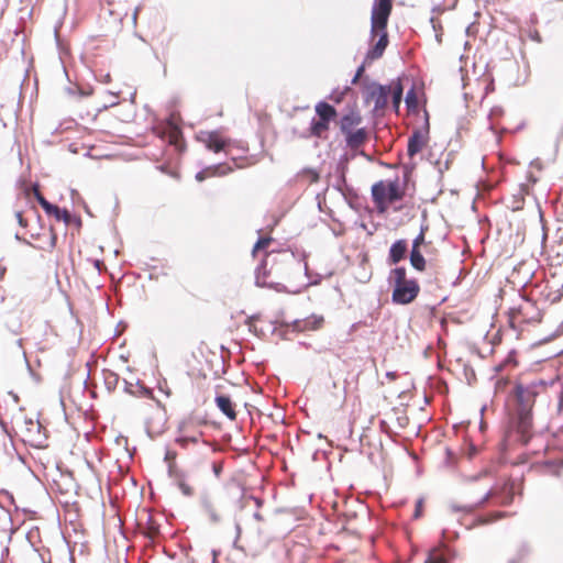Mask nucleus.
I'll return each mask as SVG.
<instances>
[{
	"instance_id": "nucleus-31",
	"label": "nucleus",
	"mask_w": 563,
	"mask_h": 563,
	"mask_svg": "<svg viewBox=\"0 0 563 563\" xmlns=\"http://www.w3.org/2000/svg\"><path fill=\"white\" fill-rule=\"evenodd\" d=\"M406 103L409 110H415L418 107V98L413 89L408 91L406 96Z\"/></svg>"
},
{
	"instance_id": "nucleus-13",
	"label": "nucleus",
	"mask_w": 563,
	"mask_h": 563,
	"mask_svg": "<svg viewBox=\"0 0 563 563\" xmlns=\"http://www.w3.org/2000/svg\"><path fill=\"white\" fill-rule=\"evenodd\" d=\"M38 243L35 247L43 251H52L56 246L57 235L52 227L42 228L41 233L34 235L32 234Z\"/></svg>"
},
{
	"instance_id": "nucleus-23",
	"label": "nucleus",
	"mask_w": 563,
	"mask_h": 563,
	"mask_svg": "<svg viewBox=\"0 0 563 563\" xmlns=\"http://www.w3.org/2000/svg\"><path fill=\"white\" fill-rule=\"evenodd\" d=\"M48 216H53L57 221H63L65 224H70L71 214L67 209H60L59 207L52 205L46 212Z\"/></svg>"
},
{
	"instance_id": "nucleus-28",
	"label": "nucleus",
	"mask_w": 563,
	"mask_h": 563,
	"mask_svg": "<svg viewBox=\"0 0 563 563\" xmlns=\"http://www.w3.org/2000/svg\"><path fill=\"white\" fill-rule=\"evenodd\" d=\"M272 241H273V239L271 236L260 238L258 241L253 246V250H252L253 256H256V254L260 251L266 250L269 246V244L272 243Z\"/></svg>"
},
{
	"instance_id": "nucleus-25",
	"label": "nucleus",
	"mask_w": 563,
	"mask_h": 563,
	"mask_svg": "<svg viewBox=\"0 0 563 563\" xmlns=\"http://www.w3.org/2000/svg\"><path fill=\"white\" fill-rule=\"evenodd\" d=\"M167 137H168L169 144L174 145L178 151L183 150L184 141H183V135H181V132L179 129L172 128L168 131Z\"/></svg>"
},
{
	"instance_id": "nucleus-9",
	"label": "nucleus",
	"mask_w": 563,
	"mask_h": 563,
	"mask_svg": "<svg viewBox=\"0 0 563 563\" xmlns=\"http://www.w3.org/2000/svg\"><path fill=\"white\" fill-rule=\"evenodd\" d=\"M180 437L177 439V443L183 448L187 449L190 444L206 443L203 439V432L196 428L194 421L187 420L181 423Z\"/></svg>"
},
{
	"instance_id": "nucleus-36",
	"label": "nucleus",
	"mask_w": 563,
	"mask_h": 563,
	"mask_svg": "<svg viewBox=\"0 0 563 563\" xmlns=\"http://www.w3.org/2000/svg\"><path fill=\"white\" fill-rule=\"evenodd\" d=\"M363 73H364V66L358 67L354 78L352 79V84H356Z\"/></svg>"
},
{
	"instance_id": "nucleus-21",
	"label": "nucleus",
	"mask_w": 563,
	"mask_h": 563,
	"mask_svg": "<svg viewBox=\"0 0 563 563\" xmlns=\"http://www.w3.org/2000/svg\"><path fill=\"white\" fill-rule=\"evenodd\" d=\"M389 88L391 95V103L395 111L397 112L401 103L404 88L399 79L396 81H391Z\"/></svg>"
},
{
	"instance_id": "nucleus-8",
	"label": "nucleus",
	"mask_w": 563,
	"mask_h": 563,
	"mask_svg": "<svg viewBox=\"0 0 563 563\" xmlns=\"http://www.w3.org/2000/svg\"><path fill=\"white\" fill-rule=\"evenodd\" d=\"M198 140L209 150L214 153L225 151L230 145L231 140L225 137L219 130L216 131H201Z\"/></svg>"
},
{
	"instance_id": "nucleus-24",
	"label": "nucleus",
	"mask_w": 563,
	"mask_h": 563,
	"mask_svg": "<svg viewBox=\"0 0 563 563\" xmlns=\"http://www.w3.org/2000/svg\"><path fill=\"white\" fill-rule=\"evenodd\" d=\"M424 563H450L448 560V555L445 550L443 549H432Z\"/></svg>"
},
{
	"instance_id": "nucleus-35",
	"label": "nucleus",
	"mask_w": 563,
	"mask_h": 563,
	"mask_svg": "<svg viewBox=\"0 0 563 563\" xmlns=\"http://www.w3.org/2000/svg\"><path fill=\"white\" fill-rule=\"evenodd\" d=\"M345 95V91H341V92H335L333 93L330 98L331 100H333L335 103H340L343 99Z\"/></svg>"
},
{
	"instance_id": "nucleus-44",
	"label": "nucleus",
	"mask_w": 563,
	"mask_h": 563,
	"mask_svg": "<svg viewBox=\"0 0 563 563\" xmlns=\"http://www.w3.org/2000/svg\"><path fill=\"white\" fill-rule=\"evenodd\" d=\"M394 209H395L396 211H398V210H400L401 208H400V207H394Z\"/></svg>"
},
{
	"instance_id": "nucleus-40",
	"label": "nucleus",
	"mask_w": 563,
	"mask_h": 563,
	"mask_svg": "<svg viewBox=\"0 0 563 563\" xmlns=\"http://www.w3.org/2000/svg\"><path fill=\"white\" fill-rule=\"evenodd\" d=\"M118 382V375L113 374V373H110L109 376L107 377V383L108 384H115Z\"/></svg>"
},
{
	"instance_id": "nucleus-33",
	"label": "nucleus",
	"mask_w": 563,
	"mask_h": 563,
	"mask_svg": "<svg viewBox=\"0 0 563 563\" xmlns=\"http://www.w3.org/2000/svg\"><path fill=\"white\" fill-rule=\"evenodd\" d=\"M508 384H510V379L504 377L498 378L496 382V390L504 391Z\"/></svg>"
},
{
	"instance_id": "nucleus-26",
	"label": "nucleus",
	"mask_w": 563,
	"mask_h": 563,
	"mask_svg": "<svg viewBox=\"0 0 563 563\" xmlns=\"http://www.w3.org/2000/svg\"><path fill=\"white\" fill-rule=\"evenodd\" d=\"M233 170L228 164H219L207 168L208 176H225Z\"/></svg>"
},
{
	"instance_id": "nucleus-15",
	"label": "nucleus",
	"mask_w": 563,
	"mask_h": 563,
	"mask_svg": "<svg viewBox=\"0 0 563 563\" xmlns=\"http://www.w3.org/2000/svg\"><path fill=\"white\" fill-rule=\"evenodd\" d=\"M377 36H378L377 42L373 45L372 48L368 49V52L366 54L367 60H375V59L380 58L388 45L389 41H388L387 29H385L384 31H379L377 33L376 37Z\"/></svg>"
},
{
	"instance_id": "nucleus-5",
	"label": "nucleus",
	"mask_w": 563,
	"mask_h": 563,
	"mask_svg": "<svg viewBox=\"0 0 563 563\" xmlns=\"http://www.w3.org/2000/svg\"><path fill=\"white\" fill-rule=\"evenodd\" d=\"M463 494L471 504L464 509L473 511L477 508H482L486 503L495 495L493 488L484 486L479 481H474L464 487Z\"/></svg>"
},
{
	"instance_id": "nucleus-41",
	"label": "nucleus",
	"mask_w": 563,
	"mask_h": 563,
	"mask_svg": "<svg viewBox=\"0 0 563 563\" xmlns=\"http://www.w3.org/2000/svg\"><path fill=\"white\" fill-rule=\"evenodd\" d=\"M508 364H509V367L514 368V367H516L517 362L509 356Z\"/></svg>"
},
{
	"instance_id": "nucleus-42",
	"label": "nucleus",
	"mask_w": 563,
	"mask_h": 563,
	"mask_svg": "<svg viewBox=\"0 0 563 563\" xmlns=\"http://www.w3.org/2000/svg\"><path fill=\"white\" fill-rule=\"evenodd\" d=\"M254 518H255L256 520H258V521H262V520H263V516H262V515H261V512H258V511L254 514Z\"/></svg>"
},
{
	"instance_id": "nucleus-2",
	"label": "nucleus",
	"mask_w": 563,
	"mask_h": 563,
	"mask_svg": "<svg viewBox=\"0 0 563 563\" xmlns=\"http://www.w3.org/2000/svg\"><path fill=\"white\" fill-rule=\"evenodd\" d=\"M406 183L398 177L382 179L372 186V200L379 213H385L389 208L401 201L406 195Z\"/></svg>"
},
{
	"instance_id": "nucleus-4",
	"label": "nucleus",
	"mask_w": 563,
	"mask_h": 563,
	"mask_svg": "<svg viewBox=\"0 0 563 563\" xmlns=\"http://www.w3.org/2000/svg\"><path fill=\"white\" fill-rule=\"evenodd\" d=\"M294 256L287 252L266 253L261 267L256 272V284L261 287H274L278 283L271 278L273 274H280L282 265L292 263Z\"/></svg>"
},
{
	"instance_id": "nucleus-18",
	"label": "nucleus",
	"mask_w": 563,
	"mask_h": 563,
	"mask_svg": "<svg viewBox=\"0 0 563 563\" xmlns=\"http://www.w3.org/2000/svg\"><path fill=\"white\" fill-rule=\"evenodd\" d=\"M367 141V132L364 128H358L345 135L346 145L356 150L361 147Z\"/></svg>"
},
{
	"instance_id": "nucleus-30",
	"label": "nucleus",
	"mask_w": 563,
	"mask_h": 563,
	"mask_svg": "<svg viewBox=\"0 0 563 563\" xmlns=\"http://www.w3.org/2000/svg\"><path fill=\"white\" fill-rule=\"evenodd\" d=\"M428 228H421L419 234L412 241L411 249L420 250L423 244H426V231Z\"/></svg>"
},
{
	"instance_id": "nucleus-11",
	"label": "nucleus",
	"mask_w": 563,
	"mask_h": 563,
	"mask_svg": "<svg viewBox=\"0 0 563 563\" xmlns=\"http://www.w3.org/2000/svg\"><path fill=\"white\" fill-rule=\"evenodd\" d=\"M389 96H390L389 86L374 85L371 87L366 100L368 102L374 103L375 111H382L387 107Z\"/></svg>"
},
{
	"instance_id": "nucleus-22",
	"label": "nucleus",
	"mask_w": 563,
	"mask_h": 563,
	"mask_svg": "<svg viewBox=\"0 0 563 563\" xmlns=\"http://www.w3.org/2000/svg\"><path fill=\"white\" fill-rule=\"evenodd\" d=\"M410 264L418 272H424L427 268V261L423 257L421 250L411 249L410 251Z\"/></svg>"
},
{
	"instance_id": "nucleus-6",
	"label": "nucleus",
	"mask_w": 563,
	"mask_h": 563,
	"mask_svg": "<svg viewBox=\"0 0 563 563\" xmlns=\"http://www.w3.org/2000/svg\"><path fill=\"white\" fill-rule=\"evenodd\" d=\"M318 120H313L310 125V133L313 136L321 137L328 132L330 122L333 121L338 112L335 108L325 101H320L314 107Z\"/></svg>"
},
{
	"instance_id": "nucleus-29",
	"label": "nucleus",
	"mask_w": 563,
	"mask_h": 563,
	"mask_svg": "<svg viewBox=\"0 0 563 563\" xmlns=\"http://www.w3.org/2000/svg\"><path fill=\"white\" fill-rule=\"evenodd\" d=\"M177 486L186 497H191L195 494L194 486L188 483L185 478H179L177 482Z\"/></svg>"
},
{
	"instance_id": "nucleus-3",
	"label": "nucleus",
	"mask_w": 563,
	"mask_h": 563,
	"mask_svg": "<svg viewBox=\"0 0 563 563\" xmlns=\"http://www.w3.org/2000/svg\"><path fill=\"white\" fill-rule=\"evenodd\" d=\"M390 278L394 284L391 299L398 305L411 303L420 292V286L417 279L407 278L405 267H396L391 271Z\"/></svg>"
},
{
	"instance_id": "nucleus-1",
	"label": "nucleus",
	"mask_w": 563,
	"mask_h": 563,
	"mask_svg": "<svg viewBox=\"0 0 563 563\" xmlns=\"http://www.w3.org/2000/svg\"><path fill=\"white\" fill-rule=\"evenodd\" d=\"M516 398L518 407L516 410V418L514 428L510 431V437L522 444H527L532 437V407L534 405L536 393L522 387L516 386Z\"/></svg>"
},
{
	"instance_id": "nucleus-19",
	"label": "nucleus",
	"mask_w": 563,
	"mask_h": 563,
	"mask_svg": "<svg viewBox=\"0 0 563 563\" xmlns=\"http://www.w3.org/2000/svg\"><path fill=\"white\" fill-rule=\"evenodd\" d=\"M216 404L218 408L230 420L236 419L235 405L229 396L219 395L216 397Z\"/></svg>"
},
{
	"instance_id": "nucleus-39",
	"label": "nucleus",
	"mask_w": 563,
	"mask_h": 563,
	"mask_svg": "<svg viewBox=\"0 0 563 563\" xmlns=\"http://www.w3.org/2000/svg\"><path fill=\"white\" fill-rule=\"evenodd\" d=\"M207 177H209V176H208V173H207V168H206V169H203V170H201V172H199V173L197 174V176H196V178H197L199 181L205 180Z\"/></svg>"
},
{
	"instance_id": "nucleus-37",
	"label": "nucleus",
	"mask_w": 563,
	"mask_h": 563,
	"mask_svg": "<svg viewBox=\"0 0 563 563\" xmlns=\"http://www.w3.org/2000/svg\"><path fill=\"white\" fill-rule=\"evenodd\" d=\"M157 534H158V528H157V527H153V526H151V527L148 528L147 536H148L150 538H152V539H153V538H155Z\"/></svg>"
},
{
	"instance_id": "nucleus-7",
	"label": "nucleus",
	"mask_w": 563,
	"mask_h": 563,
	"mask_svg": "<svg viewBox=\"0 0 563 563\" xmlns=\"http://www.w3.org/2000/svg\"><path fill=\"white\" fill-rule=\"evenodd\" d=\"M391 10L393 0H375L371 16V34L373 40L379 31L387 29Z\"/></svg>"
},
{
	"instance_id": "nucleus-43",
	"label": "nucleus",
	"mask_w": 563,
	"mask_h": 563,
	"mask_svg": "<svg viewBox=\"0 0 563 563\" xmlns=\"http://www.w3.org/2000/svg\"><path fill=\"white\" fill-rule=\"evenodd\" d=\"M420 509H421V501H419L417 505L416 517H418L420 515Z\"/></svg>"
},
{
	"instance_id": "nucleus-27",
	"label": "nucleus",
	"mask_w": 563,
	"mask_h": 563,
	"mask_svg": "<svg viewBox=\"0 0 563 563\" xmlns=\"http://www.w3.org/2000/svg\"><path fill=\"white\" fill-rule=\"evenodd\" d=\"M507 517V512L504 511H495L486 516H482L477 519V522L479 525H488L492 523L498 519H503Z\"/></svg>"
},
{
	"instance_id": "nucleus-16",
	"label": "nucleus",
	"mask_w": 563,
	"mask_h": 563,
	"mask_svg": "<svg viewBox=\"0 0 563 563\" xmlns=\"http://www.w3.org/2000/svg\"><path fill=\"white\" fill-rule=\"evenodd\" d=\"M361 123L362 115L358 111L352 110L340 119L339 126L341 132L346 135L347 133L356 130Z\"/></svg>"
},
{
	"instance_id": "nucleus-20",
	"label": "nucleus",
	"mask_w": 563,
	"mask_h": 563,
	"mask_svg": "<svg viewBox=\"0 0 563 563\" xmlns=\"http://www.w3.org/2000/svg\"><path fill=\"white\" fill-rule=\"evenodd\" d=\"M124 390L125 393L134 397H145L154 399L153 390L139 383L133 384L125 382Z\"/></svg>"
},
{
	"instance_id": "nucleus-10",
	"label": "nucleus",
	"mask_w": 563,
	"mask_h": 563,
	"mask_svg": "<svg viewBox=\"0 0 563 563\" xmlns=\"http://www.w3.org/2000/svg\"><path fill=\"white\" fill-rule=\"evenodd\" d=\"M534 310V306L529 300H523L517 307H514L509 311V322L512 328L517 324L529 323L534 320V317L530 312Z\"/></svg>"
},
{
	"instance_id": "nucleus-12",
	"label": "nucleus",
	"mask_w": 563,
	"mask_h": 563,
	"mask_svg": "<svg viewBox=\"0 0 563 563\" xmlns=\"http://www.w3.org/2000/svg\"><path fill=\"white\" fill-rule=\"evenodd\" d=\"M324 318L321 314H311L305 319L295 320L291 324L294 331H317L323 327Z\"/></svg>"
},
{
	"instance_id": "nucleus-38",
	"label": "nucleus",
	"mask_w": 563,
	"mask_h": 563,
	"mask_svg": "<svg viewBox=\"0 0 563 563\" xmlns=\"http://www.w3.org/2000/svg\"><path fill=\"white\" fill-rule=\"evenodd\" d=\"M558 412L563 413V390L560 394L559 399H558Z\"/></svg>"
},
{
	"instance_id": "nucleus-14",
	"label": "nucleus",
	"mask_w": 563,
	"mask_h": 563,
	"mask_svg": "<svg viewBox=\"0 0 563 563\" xmlns=\"http://www.w3.org/2000/svg\"><path fill=\"white\" fill-rule=\"evenodd\" d=\"M428 141V130H416L408 140V155L413 157L416 154L420 153L427 146Z\"/></svg>"
},
{
	"instance_id": "nucleus-32",
	"label": "nucleus",
	"mask_w": 563,
	"mask_h": 563,
	"mask_svg": "<svg viewBox=\"0 0 563 563\" xmlns=\"http://www.w3.org/2000/svg\"><path fill=\"white\" fill-rule=\"evenodd\" d=\"M35 197L38 201V203L41 205V207L44 209L45 212H47V210L51 208L52 203L48 202L42 195L41 192L35 189Z\"/></svg>"
},
{
	"instance_id": "nucleus-17",
	"label": "nucleus",
	"mask_w": 563,
	"mask_h": 563,
	"mask_svg": "<svg viewBox=\"0 0 563 563\" xmlns=\"http://www.w3.org/2000/svg\"><path fill=\"white\" fill-rule=\"evenodd\" d=\"M408 244L406 240H397L391 244L388 253V261L390 264H397L406 256Z\"/></svg>"
},
{
	"instance_id": "nucleus-34",
	"label": "nucleus",
	"mask_w": 563,
	"mask_h": 563,
	"mask_svg": "<svg viewBox=\"0 0 563 563\" xmlns=\"http://www.w3.org/2000/svg\"><path fill=\"white\" fill-rule=\"evenodd\" d=\"M15 219L21 227L25 228L27 225L26 220L24 219L22 212H15Z\"/></svg>"
}]
</instances>
